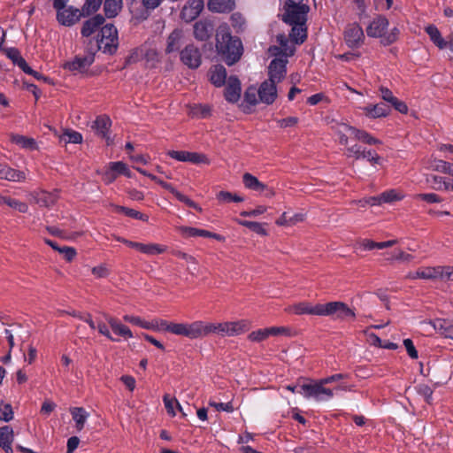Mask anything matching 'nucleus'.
Wrapping results in <instances>:
<instances>
[{
  "label": "nucleus",
  "instance_id": "obj_1",
  "mask_svg": "<svg viewBox=\"0 0 453 453\" xmlns=\"http://www.w3.org/2000/svg\"><path fill=\"white\" fill-rule=\"evenodd\" d=\"M215 39L216 51L228 66L240 61L243 54L242 42L238 36L232 35L226 25L218 27Z\"/></svg>",
  "mask_w": 453,
  "mask_h": 453
},
{
  "label": "nucleus",
  "instance_id": "obj_2",
  "mask_svg": "<svg viewBox=\"0 0 453 453\" xmlns=\"http://www.w3.org/2000/svg\"><path fill=\"white\" fill-rule=\"evenodd\" d=\"M324 386L325 384L322 383L321 380H311L309 382L302 384L298 391L306 399H312L316 402H327L333 398L334 392Z\"/></svg>",
  "mask_w": 453,
  "mask_h": 453
},
{
  "label": "nucleus",
  "instance_id": "obj_3",
  "mask_svg": "<svg viewBox=\"0 0 453 453\" xmlns=\"http://www.w3.org/2000/svg\"><path fill=\"white\" fill-rule=\"evenodd\" d=\"M201 321H196L191 324L173 323L162 320L160 329L168 331L176 335H183L190 339L201 337Z\"/></svg>",
  "mask_w": 453,
  "mask_h": 453
},
{
  "label": "nucleus",
  "instance_id": "obj_4",
  "mask_svg": "<svg viewBox=\"0 0 453 453\" xmlns=\"http://www.w3.org/2000/svg\"><path fill=\"white\" fill-rule=\"evenodd\" d=\"M293 311H352L343 302H330L326 303L311 304L301 302L292 306Z\"/></svg>",
  "mask_w": 453,
  "mask_h": 453
},
{
  "label": "nucleus",
  "instance_id": "obj_5",
  "mask_svg": "<svg viewBox=\"0 0 453 453\" xmlns=\"http://www.w3.org/2000/svg\"><path fill=\"white\" fill-rule=\"evenodd\" d=\"M281 20L288 25H305L309 5L284 4Z\"/></svg>",
  "mask_w": 453,
  "mask_h": 453
},
{
  "label": "nucleus",
  "instance_id": "obj_6",
  "mask_svg": "<svg viewBox=\"0 0 453 453\" xmlns=\"http://www.w3.org/2000/svg\"><path fill=\"white\" fill-rule=\"evenodd\" d=\"M181 63L190 69H197L202 64V53L193 43L188 44L180 51Z\"/></svg>",
  "mask_w": 453,
  "mask_h": 453
},
{
  "label": "nucleus",
  "instance_id": "obj_7",
  "mask_svg": "<svg viewBox=\"0 0 453 453\" xmlns=\"http://www.w3.org/2000/svg\"><path fill=\"white\" fill-rule=\"evenodd\" d=\"M365 35L363 28L357 23L349 24L344 30V41L349 48L357 49L363 43Z\"/></svg>",
  "mask_w": 453,
  "mask_h": 453
},
{
  "label": "nucleus",
  "instance_id": "obj_8",
  "mask_svg": "<svg viewBox=\"0 0 453 453\" xmlns=\"http://www.w3.org/2000/svg\"><path fill=\"white\" fill-rule=\"evenodd\" d=\"M290 329L286 326H271L266 328H261L251 332L248 335V339L250 342H260L266 340L270 336L276 335H288Z\"/></svg>",
  "mask_w": 453,
  "mask_h": 453
},
{
  "label": "nucleus",
  "instance_id": "obj_9",
  "mask_svg": "<svg viewBox=\"0 0 453 453\" xmlns=\"http://www.w3.org/2000/svg\"><path fill=\"white\" fill-rule=\"evenodd\" d=\"M193 29L194 37L197 41L205 42L212 36L215 26L212 20L209 19H202L194 24Z\"/></svg>",
  "mask_w": 453,
  "mask_h": 453
},
{
  "label": "nucleus",
  "instance_id": "obj_10",
  "mask_svg": "<svg viewBox=\"0 0 453 453\" xmlns=\"http://www.w3.org/2000/svg\"><path fill=\"white\" fill-rule=\"evenodd\" d=\"M288 61L281 58L273 59L268 66V81L277 84L283 81L287 74Z\"/></svg>",
  "mask_w": 453,
  "mask_h": 453
},
{
  "label": "nucleus",
  "instance_id": "obj_11",
  "mask_svg": "<svg viewBox=\"0 0 453 453\" xmlns=\"http://www.w3.org/2000/svg\"><path fill=\"white\" fill-rule=\"evenodd\" d=\"M225 85V99L232 104L237 103L241 97L242 92V86L239 78L236 75H231L228 77Z\"/></svg>",
  "mask_w": 453,
  "mask_h": 453
},
{
  "label": "nucleus",
  "instance_id": "obj_12",
  "mask_svg": "<svg viewBox=\"0 0 453 453\" xmlns=\"http://www.w3.org/2000/svg\"><path fill=\"white\" fill-rule=\"evenodd\" d=\"M83 16L81 10L69 6L57 11L58 21L66 27L73 26L80 20L81 17Z\"/></svg>",
  "mask_w": 453,
  "mask_h": 453
},
{
  "label": "nucleus",
  "instance_id": "obj_13",
  "mask_svg": "<svg viewBox=\"0 0 453 453\" xmlns=\"http://www.w3.org/2000/svg\"><path fill=\"white\" fill-rule=\"evenodd\" d=\"M388 25V19L385 16L379 15L367 27L366 34L369 37L382 40Z\"/></svg>",
  "mask_w": 453,
  "mask_h": 453
},
{
  "label": "nucleus",
  "instance_id": "obj_14",
  "mask_svg": "<svg viewBox=\"0 0 453 453\" xmlns=\"http://www.w3.org/2000/svg\"><path fill=\"white\" fill-rule=\"evenodd\" d=\"M117 240L119 242H121L127 244V246L136 249L139 251H141L142 253L147 254V255H157V254H161L165 251V247L157 244V243L145 244V243H142V242L128 241V240H126L121 237H118Z\"/></svg>",
  "mask_w": 453,
  "mask_h": 453
},
{
  "label": "nucleus",
  "instance_id": "obj_15",
  "mask_svg": "<svg viewBox=\"0 0 453 453\" xmlns=\"http://www.w3.org/2000/svg\"><path fill=\"white\" fill-rule=\"evenodd\" d=\"M257 93L260 102L267 105L273 104L277 98L276 84L266 80L261 83Z\"/></svg>",
  "mask_w": 453,
  "mask_h": 453
},
{
  "label": "nucleus",
  "instance_id": "obj_16",
  "mask_svg": "<svg viewBox=\"0 0 453 453\" xmlns=\"http://www.w3.org/2000/svg\"><path fill=\"white\" fill-rule=\"evenodd\" d=\"M203 9V0H190L183 6L180 18L185 22L196 19Z\"/></svg>",
  "mask_w": 453,
  "mask_h": 453
},
{
  "label": "nucleus",
  "instance_id": "obj_17",
  "mask_svg": "<svg viewBox=\"0 0 453 453\" xmlns=\"http://www.w3.org/2000/svg\"><path fill=\"white\" fill-rule=\"evenodd\" d=\"M111 126V121L110 118L105 115L98 116L91 126V128L95 130L97 135L105 139L107 145L112 144V140L108 135Z\"/></svg>",
  "mask_w": 453,
  "mask_h": 453
},
{
  "label": "nucleus",
  "instance_id": "obj_18",
  "mask_svg": "<svg viewBox=\"0 0 453 453\" xmlns=\"http://www.w3.org/2000/svg\"><path fill=\"white\" fill-rule=\"evenodd\" d=\"M93 61L94 58L90 56L75 57L73 60L65 62L63 67L73 73H84Z\"/></svg>",
  "mask_w": 453,
  "mask_h": 453
},
{
  "label": "nucleus",
  "instance_id": "obj_19",
  "mask_svg": "<svg viewBox=\"0 0 453 453\" xmlns=\"http://www.w3.org/2000/svg\"><path fill=\"white\" fill-rule=\"evenodd\" d=\"M209 81L217 88L223 87L226 82L227 73L224 65H213L208 71Z\"/></svg>",
  "mask_w": 453,
  "mask_h": 453
},
{
  "label": "nucleus",
  "instance_id": "obj_20",
  "mask_svg": "<svg viewBox=\"0 0 453 453\" xmlns=\"http://www.w3.org/2000/svg\"><path fill=\"white\" fill-rule=\"evenodd\" d=\"M201 337L206 336L211 333L217 334L221 336H228V322L223 323H205L201 321Z\"/></svg>",
  "mask_w": 453,
  "mask_h": 453
},
{
  "label": "nucleus",
  "instance_id": "obj_21",
  "mask_svg": "<svg viewBox=\"0 0 453 453\" xmlns=\"http://www.w3.org/2000/svg\"><path fill=\"white\" fill-rule=\"evenodd\" d=\"M429 324L433 326L435 332L446 338L453 339V319H436L430 320Z\"/></svg>",
  "mask_w": 453,
  "mask_h": 453
},
{
  "label": "nucleus",
  "instance_id": "obj_22",
  "mask_svg": "<svg viewBox=\"0 0 453 453\" xmlns=\"http://www.w3.org/2000/svg\"><path fill=\"white\" fill-rule=\"evenodd\" d=\"M362 110L365 116L372 119L386 117L387 115L389 114L391 111L390 107L384 103L369 104L367 106L363 107Z\"/></svg>",
  "mask_w": 453,
  "mask_h": 453
},
{
  "label": "nucleus",
  "instance_id": "obj_23",
  "mask_svg": "<svg viewBox=\"0 0 453 453\" xmlns=\"http://www.w3.org/2000/svg\"><path fill=\"white\" fill-rule=\"evenodd\" d=\"M2 52L12 62L13 65L19 66L24 73H28V65L18 49L8 47Z\"/></svg>",
  "mask_w": 453,
  "mask_h": 453
},
{
  "label": "nucleus",
  "instance_id": "obj_24",
  "mask_svg": "<svg viewBox=\"0 0 453 453\" xmlns=\"http://www.w3.org/2000/svg\"><path fill=\"white\" fill-rule=\"evenodd\" d=\"M105 19L101 14H96L94 17L86 20L81 27V35L82 36L88 37L90 36L101 25L104 24Z\"/></svg>",
  "mask_w": 453,
  "mask_h": 453
},
{
  "label": "nucleus",
  "instance_id": "obj_25",
  "mask_svg": "<svg viewBox=\"0 0 453 453\" xmlns=\"http://www.w3.org/2000/svg\"><path fill=\"white\" fill-rule=\"evenodd\" d=\"M208 8L213 12L228 13L235 8L234 0H209Z\"/></svg>",
  "mask_w": 453,
  "mask_h": 453
},
{
  "label": "nucleus",
  "instance_id": "obj_26",
  "mask_svg": "<svg viewBox=\"0 0 453 453\" xmlns=\"http://www.w3.org/2000/svg\"><path fill=\"white\" fill-rule=\"evenodd\" d=\"M442 276V269L441 266H434V267H426L423 269H418L413 275H411L412 279H425V280H436L441 279Z\"/></svg>",
  "mask_w": 453,
  "mask_h": 453
},
{
  "label": "nucleus",
  "instance_id": "obj_27",
  "mask_svg": "<svg viewBox=\"0 0 453 453\" xmlns=\"http://www.w3.org/2000/svg\"><path fill=\"white\" fill-rule=\"evenodd\" d=\"M70 413L75 422L76 430L78 432L81 431L89 417V413L82 407H73L70 409Z\"/></svg>",
  "mask_w": 453,
  "mask_h": 453
},
{
  "label": "nucleus",
  "instance_id": "obj_28",
  "mask_svg": "<svg viewBox=\"0 0 453 453\" xmlns=\"http://www.w3.org/2000/svg\"><path fill=\"white\" fill-rule=\"evenodd\" d=\"M182 31L180 29H174L167 37V43L165 52L167 54L176 52L181 46Z\"/></svg>",
  "mask_w": 453,
  "mask_h": 453
},
{
  "label": "nucleus",
  "instance_id": "obj_29",
  "mask_svg": "<svg viewBox=\"0 0 453 453\" xmlns=\"http://www.w3.org/2000/svg\"><path fill=\"white\" fill-rule=\"evenodd\" d=\"M331 129L339 136V142L342 145H347L348 136L346 133H349L352 135V129H354V127L345 123L333 121Z\"/></svg>",
  "mask_w": 453,
  "mask_h": 453
},
{
  "label": "nucleus",
  "instance_id": "obj_30",
  "mask_svg": "<svg viewBox=\"0 0 453 453\" xmlns=\"http://www.w3.org/2000/svg\"><path fill=\"white\" fill-rule=\"evenodd\" d=\"M118 35H114L112 37H98L97 43L98 48L103 50L104 53H109L111 55L114 54L118 48Z\"/></svg>",
  "mask_w": 453,
  "mask_h": 453
},
{
  "label": "nucleus",
  "instance_id": "obj_31",
  "mask_svg": "<svg viewBox=\"0 0 453 453\" xmlns=\"http://www.w3.org/2000/svg\"><path fill=\"white\" fill-rule=\"evenodd\" d=\"M33 200L40 206L49 207L57 201V196L46 191H40L33 195Z\"/></svg>",
  "mask_w": 453,
  "mask_h": 453
},
{
  "label": "nucleus",
  "instance_id": "obj_32",
  "mask_svg": "<svg viewBox=\"0 0 453 453\" xmlns=\"http://www.w3.org/2000/svg\"><path fill=\"white\" fill-rule=\"evenodd\" d=\"M0 178L12 181H19L21 179H25V173L0 164Z\"/></svg>",
  "mask_w": 453,
  "mask_h": 453
},
{
  "label": "nucleus",
  "instance_id": "obj_33",
  "mask_svg": "<svg viewBox=\"0 0 453 453\" xmlns=\"http://www.w3.org/2000/svg\"><path fill=\"white\" fill-rule=\"evenodd\" d=\"M122 0H105L104 12L108 19L116 17L122 8Z\"/></svg>",
  "mask_w": 453,
  "mask_h": 453
},
{
  "label": "nucleus",
  "instance_id": "obj_34",
  "mask_svg": "<svg viewBox=\"0 0 453 453\" xmlns=\"http://www.w3.org/2000/svg\"><path fill=\"white\" fill-rule=\"evenodd\" d=\"M165 189L170 191L180 202L185 203L187 206L193 208L199 212L202 211V208L196 203H195L187 196L179 192L171 183L168 184Z\"/></svg>",
  "mask_w": 453,
  "mask_h": 453
},
{
  "label": "nucleus",
  "instance_id": "obj_35",
  "mask_svg": "<svg viewBox=\"0 0 453 453\" xmlns=\"http://www.w3.org/2000/svg\"><path fill=\"white\" fill-rule=\"evenodd\" d=\"M426 32L429 35L431 41L439 48L444 49L447 47V41H445L441 35V32L434 25H429L426 27Z\"/></svg>",
  "mask_w": 453,
  "mask_h": 453
},
{
  "label": "nucleus",
  "instance_id": "obj_36",
  "mask_svg": "<svg viewBox=\"0 0 453 453\" xmlns=\"http://www.w3.org/2000/svg\"><path fill=\"white\" fill-rule=\"evenodd\" d=\"M242 181L244 186L251 190L263 191L267 188L266 185L260 182L257 177L249 173L243 174Z\"/></svg>",
  "mask_w": 453,
  "mask_h": 453
},
{
  "label": "nucleus",
  "instance_id": "obj_37",
  "mask_svg": "<svg viewBox=\"0 0 453 453\" xmlns=\"http://www.w3.org/2000/svg\"><path fill=\"white\" fill-rule=\"evenodd\" d=\"M228 336H237L250 329V323L247 320L228 322Z\"/></svg>",
  "mask_w": 453,
  "mask_h": 453
},
{
  "label": "nucleus",
  "instance_id": "obj_38",
  "mask_svg": "<svg viewBox=\"0 0 453 453\" xmlns=\"http://www.w3.org/2000/svg\"><path fill=\"white\" fill-rule=\"evenodd\" d=\"M352 135L358 141L366 144H381V142L365 130H360L356 127L352 129Z\"/></svg>",
  "mask_w": 453,
  "mask_h": 453
},
{
  "label": "nucleus",
  "instance_id": "obj_39",
  "mask_svg": "<svg viewBox=\"0 0 453 453\" xmlns=\"http://www.w3.org/2000/svg\"><path fill=\"white\" fill-rule=\"evenodd\" d=\"M291 32L289 34V36L292 41H294L296 43L301 44L303 43L306 37V28L303 27L305 25H291Z\"/></svg>",
  "mask_w": 453,
  "mask_h": 453
},
{
  "label": "nucleus",
  "instance_id": "obj_40",
  "mask_svg": "<svg viewBox=\"0 0 453 453\" xmlns=\"http://www.w3.org/2000/svg\"><path fill=\"white\" fill-rule=\"evenodd\" d=\"M427 183L430 184L431 188L435 190H449V182H447L443 177L431 174L426 178Z\"/></svg>",
  "mask_w": 453,
  "mask_h": 453
},
{
  "label": "nucleus",
  "instance_id": "obj_41",
  "mask_svg": "<svg viewBox=\"0 0 453 453\" xmlns=\"http://www.w3.org/2000/svg\"><path fill=\"white\" fill-rule=\"evenodd\" d=\"M235 221L239 225L249 228L250 230L255 232L256 234H258L263 236L267 235V231L265 229L263 224H261L259 222L242 220V219H236Z\"/></svg>",
  "mask_w": 453,
  "mask_h": 453
},
{
  "label": "nucleus",
  "instance_id": "obj_42",
  "mask_svg": "<svg viewBox=\"0 0 453 453\" xmlns=\"http://www.w3.org/2000/svg\"><path fill=\"white\" fill-rule=\"evenodd\" d=\"M110 326L113 333L117 335L122 336L124 338H131L133 337V334L131 330L125 325L119 323L113 319L109 320Z\"/></svg>",
  "mask_w": 453,
  "mask_h": 453
},
{
  "label": "nucleus",
  "instance_id": "obj_43",
  "mask_svg": "<svg viewBox=\"0 0 453 453\" xmlns=\"http://www.w3.org/2000/svg\"><path fill=\"white\" fill-rule=\"evenodd\" d=\"M416 392L424 397L425 401L428 404H432L434 390L425 383H419L415 386Z\"/></svg>",
  "mask_w": 453,
  "mask_h": 453
},
{
  "label": "nucleus",
  "instance_id": "obj_44",
  "mask_svg": "<svg viewBox=\"0 0 453 453\" xmlns=\"http://www.w3.org/2000/svg\"><path fill=\"white\" fill-rule=\"evenodd\" d=\"M103 0H86L81 12L83 16H89L100 8Z\"/></svg>",
  "mask_w": 453,
  "mask_h": 453
},
{
  "label": "nucleus",
  "instance_id": "obj_45",
  "mask_svg": "<svg viewBox=\"0 0 453 453\" xmlns=\"http://www.w3.org/2000/svg\"><path fill=\"white\" fill-rule=\"evenodd\" d=\"M60 141H63L65 143L71 142V143L78 144V143H81L82 135L81 133H79L77 131L67 129L60 136Z\"/></svg>",
  "mask_w": 453,
  "mask_h": 453
},
{
  "label": "nucleus",
  "instance_id": "obj_46",
  "mask_svg": "<svg viewBox=\"0 0 453 453\" xmlns=\"http://www.w3.org/2000/svg\"><path fill=\"white\" fill-rule=\"evenodd\" d=\"M13 441V430L9 426L0 427V447L12 444Z\"/></svg>",
  "mask_w": 453,
  "mask_h": 453
},
{
  "label": "nucleus",
  "instance_id": "obj_47",
  "mask_svg": "<svg viewBox=\"0 0 453 453\" xmlns=\"http://www.w3.org/2000/svg\"><path fill=\"white\" fill-rule=\"evenodd\" d=\"M416 200L424 201L427 203H441L443 199L434 193H419L414 196Z\"/></svg>",
  "mask_w": 453,
  "mask_h": 453
},
{
  "label": "nucleus",
  "instance_id": "obj_48",
  "mask_svg": "<svg viewBox=\"0 0 453 453\" xmlns=\"http://www.w3.org/2000/svg\"><path fill=\"white\" fill-rule=\"evenodd\" d=\"M399 35H400L399 28L395 27L390 30V32L385 33V35L383 36V39L380 40V42L384 46L391 45L398 40Z\"/></svg>",
  "mask_w": 453,
  "mask_h": 453
},
{
  "label": "nucleus",
  "instance_id": "obj_49",
  "mask_svg": "<svg viewBox=\"0 0 453 453\" xmlns=\"http://www.w3.org/2000/svg\"><path fill=\"white\" fill-rule=\"evenodd\" d=\"M217 198H218V200H219L221 202H226V203H230V202L241 203V202L244 201V198L242 196H240L236 194H232L231 192H228V191L219 192V194L217 195Z\"/></svg>",
  "mask_w": 453,
  "mask_h": 453
},
{
  "label": "nucleus",
  "instance_id": "obj_50",
  "mask_svg": "<svg viewBox=\"0 0 453 453\" xmlns=\"http://www.w3.org/2000/svg\"><path fill=\"white\" fill-rule=\"evenodd\" d=\"M163 402L165 403V407L167 411V412L173 416H175V411L173 410V404L175 403L177 408L180 412H182V408L180 404V403L177 401L176 398H171L169 395H165L163 396Z\"/></svg>",
  "mask_w": 453,
  "mask_h": 453
},
{
  "label": "nucleus",
  "instance_id": "obj_51",
  "mask_svg": "<svg viewBox=\"0 0 453 453\" xmlns=\"http://www.w3.org/2000/svg\"><path fill=\"white\" fill-rule=\"evenodd\" d=\"M257 96V89L253 86H250L244 92V101L250 105L254 106L258 103Z\"/></svg>",
  "mask_w": 453,
  "mask_h": 453
},
{
  "label": "nucleus",
  "instance_id": "obj_52",
  "mask_svg": "<svg viewBox=\"0 0 453 453\" xmlns=\"http://www.w3.org/2000/svg\"><path fill=\"white\" fill-rule=\"evenodd\" d=\"M403 197V196L395 189L387 190L380 194V199H382L383 203L400 201Z\"/></svg>",
  "mask_w": 453,
  "mask_h": 453
},
{
  "label": "nucleus",
  "instance_id": "obj_53",
  "mask_svg": "<svg viewBox=\"0 0 453 453\" xmlns=\"http://www.w3.org/2000/svg\"><path fill=\"white\" fill-rule=\"evenodd\" d=\"M13 418L12 407L9 403H0V420L9 422Z\"/></svg>",
  "mask_w": 453,
  "mask_h": 453
},
{
  "label": "nucleus",
  "instance_id": "obj_54",
  "mask_svg": "<svg viewBox=\"0 0 453 453\" xmlns=\"http://www.w3.org/2000/svg\"><path fill=\"white\" fill-rule=\"evenodd\" d=\"M111 206L113 208V211L116 213H123L126 216L133 218V219L141 218V212L138 211H135L134 209H130V208H127L125 206H120V205H115V204H112Z\"/></svg>",
  "mask_w": 453,
  "mask_h": 453
},
{
  "label": "nucleus",
  "instance_id": "obj_55",
  "mask_svg": "<svg viewBox=\"0 0 453 453\" xmlns=\"http://www.w3.org/2000/svg\"><path fill=\"white\" fill-rule=\"evenodd\" d=\"M111 169L112 171H115L117 175L118 174H122V175H125L127 177H131V172L128 169L127 165L125 163L121 162V161L111 162Z\"/></svg>",
  "mask_w": 453,
  "mask_h": 453
},
{
  "label": "nucleus",
  "instance_id": "obj_56",
  "mask_svg": "<svg viewBox=\"0 0 453 453\" xmlns=\"http://www.w3.org/2000/svg\"><path fill=\"white\" fill-rule=\"evenodd\" d=\"M2 202L21 212H26L27 210V205L26 203H20L11 197H2Z\"/></svg>",
  "mask_w": 453,
  "mask_h": 453
},
{
  "label": "nucleus",
  "instance_id": "obj_57",
  "mask_svg": "<svg viewBox=\"0 0 453 453\" xmlns=\"http://www.w3.org/2000/svg\"><path fill=\"white\" fill-rule=\"evenodd\" d=\"M188 162L193 164H210V160L206 157V155L198 152H189Z\"/></svg>",
  "mask_w": 453,
  "mask_h": 453
},
{
  "label": "nucleus",
  "instance_id": "obj_58",
  "mask_svg": "<svg viewBox=\"0 0 453 453\" xmlns=\"http://www.w3.org/2000/svg\"><path fill=\"white\" fill-rule=\"evenodd\" d=\"M434 167H435V170H437L439 172L448 173V174L453 176V164H451V163H449V162H446L443 160H439L435 164Z\"/></svg>",
  "mask_w": 453,
  "mask_h": 453
},
{
  "label": "nucleus",
  "instance_id": "obj_59",
  "mask_svg": "<svg viewBox=\"0 0 453 453\" xmlns=\"http://www.w3.org/2000/svg\"><path fill=\"white\" fill-rule=\"evenodd\" d=\"M346 150L348 157H354L357 159L366 157L365 150H362L361 147L357 144L351 147H348Z\"/></svg>",
  "mask_w": 453,
  "mask_h": 453
},
{
  "label": "nucleus",
  "instance_id": "obj_60",
  "mask_svg": "<svg viewBox=\"0 0 453 453\" xmlns=\"http://www.w3.org/2000/svg\"><path fill=\"white\" fill-rule=\"evenodd\" d=\"M167 155L177 161L180 162H188V157L189 155V151L186 150H169Z\"/></svg>",
  "mask_w": 453,
  "mask_h": 453
},
{
  "label": "nucleus",
  "instance_id": "obj_61",
  "mask_svg": "<svg viewBox=\"0 0 453 453\" xmlns=\"http://www.w3.org/2000/svg\"><path fill=\"white\" fill-rule=\"evenodd\" d=\"M118 35L117 28L113 24H106L101 28L98 37H112Z\"/></svg>",
  "mask_w": 453,
  "mask_h": 453
},
{
  "label": "nucleus",
  "instance_id": "obj_62",
  "mask_svg": "<svg viewBox=\"0 0 453 453\" xmlns=\"http://www.w3.org/2000/svg\"><path fill=\"white\" fill-rule=\"evenodd\" d=\"M59 253L63 255L67 262H72L77 254L76 250L69 246H63L61 250H59Z\"/></svg>",
  "mask_w": 453,
  "mask_h": 453
},
{
  "label": "nucleus",
  "instance_id": "obj_63",
  "mask_svg": "<svg viewBox=\"0 0 453 453\" xmlns=\"http://www.w3.org/2000/svg\"><path fill=\"white\" fill-rule=\"evenodd\" d=\"M403 345H404L406 351L411 358L417 359L418 357V350L416 349L412 340H411L409 338L404 339Z\"/></svg>",
  "mask_w": 453,
  "mask_h": 453
},
{
  "label": "nucleus",
  "instance_id": "obj_64",
  "mask_svg": "<svg viewBox=\"0 0 453 453\" xmlns=\"http://www.w3.org/2000/svg\"><path fill=\"white\" fill-rule=\"evenodd\" d=\"M231 23L234 28L242 29L245 25V19L239 12L231 15Z\"/></svg>",
  "mask_w": 453,
  "mask_h": 453
}]
</instances>
